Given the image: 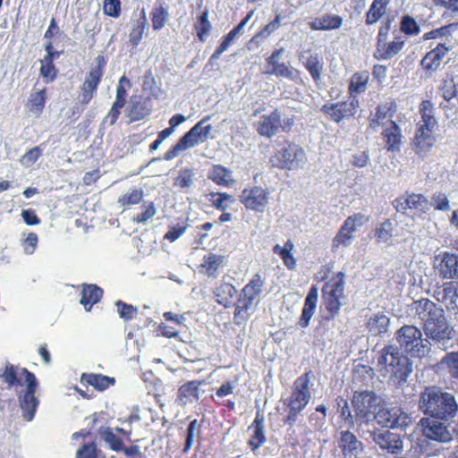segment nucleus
<instances>
[{
	"instance_id": "nucleus-1",
	"label": "nucleus",
	"mask_w": 458,
	"mask_h": 458,
	"mask_svg": "<svg viewBox=\"0 0 458 458\" xmlns=\"http://www.w3.org/2000/svg\"><path fill=\"white\" fill-rule=\"evenodd\" d=\"M0 381L4 385L3 389H16L25 386V389L18 394L22 417L26 421H31L39 405L36 392L39 383L35 374L26 368L6 362L0 369Z\"/></svg>"
},
{
	"instance_id": "nucleus-2",
	"label": "nucleus",
	"mask_w": 458,
	"mask_h": 458,
	"mask_svg": "<svg viewBox=\"0 0 458 458\" xmlns=\"http://www.w3.org/2000/svg\"><path fill=\"white\" fill-rule=\"evenodd\" d=\"M414 310L424 324L426 339L432 340L441 349H446L445 344L452 338L454 331L446 323L443 309L428 299H421L414 302Z\"/></svg>"
},
{
	"instance_id": "nucleus-3",
	"label": "nucleus",
	"mask_w": 458,
	"mask_h": 458,
	"mask_svg": "<svg viewBox=\"0 0 458 458\" xmlns=\"http://www.w3.org/2000/svg\"><path fill=\"white\" fill-rule=\"evenodd\" d=\"M418 407L423 414L444 421L454 418L458 411L454 396L437 386L426 387L420 393Z\"/></svg>"
},
{
	"instance_id": "nucleus-4",
	"label": "nucleus",
	"mask_w": 458,
	"mask_h": 458,
	"mask_svg": "<svg viewBox=\"0 0 458 458\" xmlns=\"http://www.w3.org/2000/svg\"><path fill=\"white\" fill-rule=\"evenodd\" d=\"M377 369L382 377H389L394 386H401L410 377L412 364L399 347L387 345L379 352Z\"/></svg>"
},
{
	"instance_id": "nucleus-5",
	"label": "nucleus",
	"mask_w": 458,
	"mask_h": 458,
	"mask_svg": "<svg viewBox=\"0 0 458 458\" xmlns=\"http://www.w3.org/2000/svg\"><path fill=\"white\" fill-rule=\"evenodd\" d=\"M381 403V398L370 390H360L353 393L352 404L354 411L357 430L361 437L365 436V428L369 427L375 411Z\"/></svg>"
},
{
	"instance_id": "nucleus-6",
	"label": "nucleus",
	"mask_w": 458,
	"mask_h": 458,
	"mask_svg": "<svg viewBox=\"0 0 458 458\" xmlns=\"http://www.w3.org/2000/svg\"><path fill=\"white\" fill-rule=\"evenodd\" d=\"M310 380V374L307 372L299 377L293 383V391L287 403L289 412L285 420V422L290 426L295 423L298 414L306 407L311 398Z\"/></svg>"
},
{
	"instance_id": "nucleus-7",
	"label": "nucleus",
	"mask_w": 458,
	"mask_h": 458,
	"mask_svg": "<svg viewBox=\"0 0 458 458\" xmlns=\"http://www.w3.org/2000/svg\"><path fill=\"white\" fill-rule=\"evenodd\" d=\"M400 347L412 356L424 357L430 351V342L423 339L420 330L414 326H403L396 332Z\"/></svg>"
},
{
	"instance_id": "nucleus-8",
	"label": "nucleus",
	"mask_w": 458,
	"mask_h": 458,
	"mask_svg": "<svg viewBox=\"0 0 458 458\" xmlns=\"http://www.w3.org/2000/svg\"><path fill=\"white\" fill-rule=\"evenodd\" d=\"M107 64V58L103 54L98 55L95 58V65L88 72L84 81L81 85L79 100L82 105H88L94 98L98 88L102 81L105 69Z\"/></svg>"
},
{
	"instance_id": "nucleus-9",
	"label": "nucleus",
	"mask_w": 458,
	"mask_h": 458,
	"mask_svg": "<svg viewBox=\"0 0 458 458\" xmlns=\"http://www.w3.org/2000/svg\"><path fill=\"white\" fill-rule=\"evenodd\" d=\"M208 120V117H205L198 122L175 145L165 153V159L171 160L174 158L180 151L193 147L199 141L206 140L212 129L210 124H206Z\"/></svg>"
},
{
	"instance_id": "nucleus-10",
	"label": "nucleus",
	"mask_w": 458,
	"mask_h": 458,
	"mask_svg": "<svg viewBox=\"0 0 458 458\" xmlns=\"http://www.w3.org/2000/svg\"><path fill=\"white\" fill-rule=\"evenodd\" d=\"M306 161L304 149L296 144H288L270 157L272 166L287 170L302 168Z\"/></svg>"
},
{
	"instance_id": "nucleus-11",
	"label": "nucleus",
	"mask_w": 458,
	"mask_h": 458,
	"mask_svg": "<svg viewBox=\"0 0 458 458\" xmlns=\"http://www.w3.org/2000/svg\"><path fill=\"white\" fill-rule=\"evenodd\" d=\"M264 281L256 274L250 283L242 289L240 298L235 304L234 320L240 325L247 319V311L261 293Z\"/></svg>"
},
{
	"instance_id": "nucleus-12",
	"label": "nucleus",
	"mask_w": 458,
	"mask_h": 458,
	"mask_svg": "<svg viewBox=\"0 0 458 458\" xmlns=\"http://www.w3.org/2000/svg\"><path fill=\"white\" fill-rule=\"evenodd\" d=\"M344 274L337 273L336 276L327 282L322 288L323 301L326 309L332 317L338 314L343 306L342 300L344 297Z\"/></svg>"
},
{
	"instance_id": "nucleus-13",
	"label": "nucleus",
	"mask_w": 458,
	"mask_h": 458,
	"mask_svg": "<svg viewBox=\"0 0 458 458\" xmlns=\"http://www.w3.org/2000/svg\"><path fill=\"white\" fill-rule=\"evenodd\" d=\"M365 438H371L372 442L383 451L391 454H397L403 450V442L400 435L388 429L373 428H365Z\"/></svg>"
},
{
	"instance_id": "nucleus-14",
	"label": "nucleus",
	"mask_w": 458,
	"mask_h": 458,
	"mask_svg": "<svg viewBox=\"0 0 458 458\" xmlns=\"http://www.w3.org/2000/svg\"><path fill=\"white\" fill-rule=\"evenodd\" d=\"M390 30V23L379 29L377 35V51L375 57L377 60H388L402 51L404 46L403 36H395L393 40L387 41V34Z\"/></svg>"
},
{
	"instance_id": "nucleus-15",
	"label": "nucleus",
	"mask_w": 458,
	"mask_h": 458,
	"mask_svg": "<svg viewBox=\"0 0 458 458\" xmlns=\"http://www.w3.org/2000/svg\"><path fill=\"white\" fill-rule=\"evenodd\" d=\"M359 108V100L356 97H350L348 100L335 103H327L321 111L335 123L353 116Z\"/></svg>"
},
{
	"instance_id": "nucleus-16",
	"label": "nucleus",
	"mask_w": 458,
	"mask_h": 458,
	"mask_svg": "<svg viewBox=\"0 0 458 458\" xmlns=\"http://www.w3.org/2000/svg\"><path fill=\"white\" fill-rule=\"evenodd\" d=\"M446 421H439L434 418H422L419 425L424 437L428 439L446 443L452 440V433L448 429Z\"/></svg>"
},
{
	"instance_id": "nucleus-17",
	"label": "nucleus",
	"mask_w": 458,
	"mask_h": 458,
	"mask_svg": "<svg viewBox=\"0 0 458 458\" xmlns=\"http://www.w3.org/2000/svg\"><path fill=\"white\" fill-rule=\"evenodd\" d=\"M394 207L398 212L405 213L408 209L415 211L417 214H425L431 204L422 194H408L394 200Z\"/></svg>"
},
{
	"instance_id": "nucleus-18",
	"label": "nucleus",
	"mask_w": 458,
	"mask_h": 458,
	"mask_svg": "<svg viewBox=\"0 0 458 458\" xmlns=\"http://www.w3.org/2000/svg\"><path fill=\"white\" fill-rule=\"evenodd\" d=\"M337 444L344 458H360L364 450L363 444L350 428L339 432Z\"/></svg>"
},
{
	"instance_id": "nucleus-19",
	"label": "nucleus",
	"mask_w": 458,
	"mask_h": 458,
	"mask_svg": "<svg viewBox=\"0 0 458 458\" xmlns=\"http://www.w3.org/2000/svg\"><path fill=\"white\" fill-rule=\"evenodd\" d=\"M434 131L417 129L411 144L412 150L421 159L426 158L436 144Z\"/></svg>"
},
{
	"instance_id": "nucleus-20",
	"label": "nucleus",
	"mask_w": 458,
	"mask_h": 458,
	"mask_svg": "<svg viewBox=\"0 0 458 458\" xmlns=\"http://www.w3.org/2000/svg\"><path fill=\"white\" fill-rule=\"evenodd\" d=\"M396 112L395 104L392 101L379 104L375 114L369 116V127L377 131L378 127H386L388 123H394L392 118Z\"/></svg>"
},
{
	"instance_id": "nucleus-21",
	"label": "nucleus",
	"mask_w": 458,
	"mask_h": 458,
	"mask_svg": "<svg viewBox=\"0 0 458 458\" xmlns=\"http://www.w3.org/2000/svg\"><path fill=\"white\" fill-rule=\"evenodd\" d=\"M241 200L247 208L263 212L268 202V192L259 187L245 190L241 195Z\"/></svg>"
},
{
	"instance_id": "nucleus-22",
	"label": "nucleus",
	"mask_w": 458,
	"mask_h": 458,
	"mask_svg": "<svg viewBox=\"0 0 458 458\" xmlns=\"http://www.w3.org/2000/svg\"><path fill=\"white\" fill-rule=\"evenodd\" d=\"M381 136L388 152L397 153L401 151L403 136L400 126L396 123H388L386 127H383Z\"/></svg>"
},
{
	"instance_id": "nucleus-23",
	"label": "nucleus",
	"mask_w": 458,
	"mask_h": 458,
	"mask_svg": "<svg viewBox=\"0 0 458 458\" xmlns=\"http://www.w3.org/2000/svg\"><path fill=\"white\" fill-rule=\"evenodd\" d=\"M284 111L285 110L275 109L268 115H262L256 124L259 134L267 138H271L276 135L280 127L282 114L283 112L284 114Z\"/></svg>"
},
{
	"instance_id": "nucleus-24",
	"label": "nucleus",
	"mask_w": 458,
	"mask_h": 458,
	"mask_svg": "<svg viewBox=\"0 0 458 458\" xmlns=\"http://www.w3.org/2000/svg\"><path fill=\"white\" fill-rule=\"evenodd\" d=\"M47 100V89H36L34 87L25 103V109L28 114L39 118L45 110Z\"/></svg>"
},
{
	"instance_id": "nucleus-25",
	"label": "nucleus",
	"mask_w": 458,
	"mask_h": 458,
	"mask_svg": "<svg viewBox=\"0 0 458 458\" xmlns=\"http://www.w3.org/2000/svg\"><path fill=\"white\" fill-rule=\"evenodd\" d=\"M450 49L451 46H449L446 41L437 43V45L423 57L421 65L424 69L428 71L437 70Z\"/></svg>"
},
{
	"instance_id": "nucleus-26",
	"label": "nucleus",
	"mask_w": 458,
	"mask_h": 458,
	"mask_svg": "<svg viewBox=\"0 0 458 458\" xmlns=\"http://www.w3.org/2000/svg\"><path fill=\"white\" fill-rule=\"evenodd\" d=\"M318 299V289L316 285H312L306 296L304 307L299 320V325L302 328H306L310 325V321L317 310Z\"/></svg>"
},
{
	"instance_id": "nucleus-27",
	"label": "nucleus",
	"mask_w": 458,
	"mask_h": 458,
	"mask_svg": "<svg viewBox=\"0 0 458 458\" xmlns=\"http://www.w3.org/2000/svg\"><path fill=\"white\" fill-rule=\"evenodd\" d=\"M199 13L197 15L194 23L193 30L196 33L198 39L204 43L207 41L211 30L212 24L208 21V10L204 7L201 8V4H199Z\"/></svg>"
},
{
	"instance_id": "nucleus-28",
	"label": "nucleus",
	"mask_w": 458,
	"mask_h": 458,
	"mask_svg": "<svg viewBox=\"0 0 458 458\" xmlns=\"http://www.w3.org/2000/svg\"><path fill=\"white\" fill-rule=\"evenodd\" d=\"M103 294V289L97 284H83L80 302L84 306L86 310L89 311L93 305L97 304L101 300Z\"/></svg>"
},
{
	"instance_id": "nucleus-29",
	"label": "nucleus",
	"mask_w": 458,
	"mask_h": 458,
	"mask_svg": "<svg viewBox=\"0 0 458 458\" xmlns=\"http://www.w3.org/2000/svg\"><path fill=\"white\" fill-rule=\"evenodd\" d=\"M439 274L443 278H458V254L445 252L439 264Z\"/></svg>"
},
{
	"instance_id": "nucleus-30",
	"label": "nucleus",
	"mask_w": 458,
	"mask_h": 458,
	"mask_svg": "<svg viewBox=\"0 0 458 458\" xmlns=\"http://www.w3.org/2000/svg\"><path fill=\"white\" fill-rule=\"evenodd\" d=\"M343 24V19L336 14H324L315 18L309 23L313 30H330L338 29Z\"/></svg>"
},
{
	"instance_id": "nucleus-31",
	"label": "nucleus",
	"mask_w": 458,
	"mask_h": 458,
	"mask_svg": "<svg viewBox=\"0 0 458 458\" xmlns=\"http://www.w3.org/2000/svg\"><path fill=\"white\" fill-rule=\"evenodd\" d=\"M421 120L418 123V128L424 131H434L437 127L434 107L429 101H423L420 107Z\"/></svg>"
},
{
	"instance_id": "nucleus-32",
	"label": "nucleus",
	"mask_w": 458,
	"mask_h": 458,
	"mask_svg": "<svg viewBox=\"0 0 458 458\" xmlns=\"http://www.w3.org/2000/svg\"><path fill=\"white\" fill-rule=\"evenodd\" d=\"M147 25V15L144 8L140 13L139 19L132 21L129 32V43L136 47L140 43Z\"/></svg>"
},
{
	"instance_id": "nucleus-33",
	"label": "nucleus",
	"mask_w": 458,
	"mask_h": 458,
	"mask_svg": "<svg viewBox=\"0 0 458 458\" xmlns=\"http://www.w3.org/2000/svg\"><path fill=\"white\" fill-rule=\"evenodd\" d=\"M81 382L83 385L91 386L98 391H104L111 385H114L115 380L114 377L104 376L102 374L83 373L81 377Z\"/></svg>"
},
{
	"instance_id": "nucleus-34",
	"label": "nucleus",
	"mask_w": 458,
	"mask_h": 458,
	"mask_svg": "<svg viewBox=\"0 0 458 458\" xmlns=\"http://www.w3.org/2000/svg\"><path fill=\"white\" fill-rule=\"evenodd\" d=\"M224 257L213 253L205 255L199 266V272L208 276H214L223 263Z\"/></svg>"
},
{
	"instance_id": "nucleus-35",
	"label": "nucleus",
	"mask_w": 458,
	"mask_h": 458,
	"mask_svg": "<svg viewBox=\"0 0 458 458\" xmlns=\"http://www.w3.org/2000/svg\"><path fill=\"white\" fill-rule=\"evenodd\" d=\"M390 0H374L367 12V24H374L386 13Z\"/></svg>"
},
{
	"instance_id": "nucleus-36",
	"label": "nucleus",
	"mask_w": 458,
	"mask_h": 458,
	"mask_svg": "<svg viewBox=\"0 0 458 458\" xmlns=\"http://www.w3.org/2000/svg\"><path fill=\"white\" fill-rule=\"evenodd\" d=\"M149 15L154 30H160L163 29L169 18L167 9L161 4L155 5Z\"/></svg>"
},
{
	"instance_id": "nucleus-37",
	"label": "nucleus",
	"mask_w": 458,
	"mask_h": 458,
	"mask_svg": "<svg viewBox=\"0 0 458 458\" xmlns=\"http://www.w3.org/2000/svg\"><path fill=\"white\" fill-rule=\"evenodd\" d=\"M389 318L382 314L377 313L368 322L369 331L371 335H380L387 331Z\"/></svg>"
},
{
	"instance_id": "nucleus-38",
	"label": "nucleus",
	"mask_w": 458,
	"mask_h": 458,
	"mask_svg": "<svg viewBox=\"0 0 458 458\" xmlns=\"http://www.w3.org/2000/svg\"><path fill=\"white\" fill-rule=\"evenodd\" d=\"M397 411L398 407H382L376 412L373 419L384 427L392 428Z\"/></svg>"
},
{
	"instance_id": "nucleus-39",
	"label": "nucleus",
	"mask_w": 458,
	"mask_h": 458,
	"mask_svg": "<svg viewBox=\"0 0 458 458\" xmlns=\"http://www.w3.org/2000/svg\"><path fill=\"white\" fill-rule=\"evenodd\" d=\"M271 72L278 78H285L292 81H298L300 80V72L284 63H277Z\"/></svg>"
},
{
	"instance_id": "nucleus-40",
	"label": "nucleus",
	"mask_w": 458,
	"mask_h": 458,
	"mask_svg": "<svg viewBox=\"0 0 458 458\" xmlns=\"http://www.w3.org/2000/svg\"><path fill=\"white\" fill-rule=\"evenodd\" d=\"M369 75L368 72H362L360 73H355L352 76L349 91L351 94L352 93H362L367 89V84L369 81Z\"/></svg>"
},
{
	"instance_id": "nucleus-41",
	"label": "nucleus",
	"mask_w": 458,
	"mask_h": 458,
	"mask_svg": "<svg viewBox=\"0 0 458 458\" xmlns=\"http://www.w3.org/2000/svg\"><path fill=\"white\" fill-rule=\"evenodd\" d=\"M39 74L42 77L45 83L48 84L53 82L58 73V70L52 61L43 58L40 60Z\"/></svg>"
},
{
	"instance_id": "nucleus-42",
	"label": "nucleus",
	"mask_w": 458,
	"mask_h": 458,
	"mask_svg": "<svg viewBox=\"0 0 458 458\" xmlns=\"http://www.w3.org/2000/svg\"><path fill=\"white\" fill-rule=\"evenodd\" d=\"M454 28V24L443 26L436 30H432L424 35V39H441L440 42H447L451 48L453 47L452 40L449 38L451 30Z\"/></svg>"
},
{
	"instance_id": "nucleus-43",
	"label": "nucleus",
	"mask_w": 458,
	"mask_h": 458,
	"mask_svg": "<svg viewBox=\"0 0 458 458\" xmlns=\"http://www.w3.org/2000/svg\"><path fill=\"white\" fill-rule=\"evenodd\" d=\"M228 170L221 165H214L208 174V178L217 185L227 186L229 182L226 179Z\"/></svg>"
},
{
	"instance_id": "nucleus-44",
	"label": "nucleus",
	"mask_w": 458,
	"mask_h": 458,
	"mask_svg": "<svg viewBox=\"0 0 458 458\" xmlns=\"http://www.w3.org/2000/svg\"><path fill=\"white\" fill-rule=\"evenodd\" d=\"M304 66L316 82L320 81L323 64L318 55H311L309 56L307 61L304 63Z\"/></svg>"
},
{
	"instance_id": "nucleus-45",
	"label": "nucleus",
	"mask_w": 458,
	"mask_h": 458,
	"mask_svg": "<svg viewBox=\"0 0 458 458\" xmlns=\"http://www.w3.org/2000/svg\"><path fill=\"white\" fill-rule=\"evenodd\" d=\"M76 458H105L95 442L82 445L76 452Z\"/></svg>"
},
{
	"instance_id": "nucleus-46",
	"label": "nucleus",
	"mask_w": 458,
	"mask_h": 458,
	"mask_svg": "<svg viewBox=\"0 0 458 458\" xmlns=\"http://www.w3.org/2000/svg\"><path fill=\"white\" fill-rule=\"evenodd\" d=\"M252 430L253 434L249 440V445L251 446L252 450H256L266 441L262 422L256 420L255 424L252 427Z\"/></svg>"
},
{
	"instance_id": "nucleus-47",
	"label": "nucleus",
	"mask_w": 458,
	"mask_h": 458,
	"mask_svg": "<svg viewBox=\"0 0 458 458\" xmlns=\"http://www.w3.org/2000/svg\"><path fill=\"white\" fill-rule=\"evenodd\" d=\"M143 197H144V192H143L142 189H133L131 191L122 195L118 199V203L122 207L137 205L142 201Z\"/></svg>"
},
{
	"instance_id": "nucleus-48",
	"label": "nucleus",
	"mask_w": 458,
	"mask_h": 458,
	"mask_svg": "<svg viewBox=\"0 0 458 458\" xmlns=\"http://www.w3.org/2000/svg\"><path fill=\"white\" fill-rule=\"evenodd\" d=\"M200 382L198 380L189 381L179 387L178 396L180 399L183 398H199V387L200 386Z\"/></svg>"
},
{
	"instance_id": "nucleus-49",
	"label": "nucleus",
	"mask_w": 458,
	"mask_h": 458,
	"mask_svg": "<svg viewBox=\"0 0 458 458\" xmlns=\"http://www.w3.org/2000/svg\"><path fill=\"white\" fill-rule=\"evenodd\" d=\"M100 436L102 439L109 445L112 450L115 452L122 451L123 445V440L113 432L112 428H106L101 430Z\"/></svg>"
},
{
	"instance_id": "nucleus-50",
	"label": "nucleus",
	"mask_w": 458,
	"mask_h": 458,
	"mask_svg": "<svg viewBox=\"0 0 458 458\" xmlns=\"http://www.w3.org/2000/svg\"><path fill=\"white\" fill-rule=\"evenodd\" d=\"M193 170L190 168L181 169L174 179V185L180 189L189 188L192 184Z\"/></svg>"
},
{
	"instance_id": "nucleus-51",
	"label": "nucleus",
	"mask_w": 458,
	"mask_h": 458,
	"mask_svg": "<svg viewBox=\"0 0 458 458\" xmlns=\"http://www.w3.org/2000/svg\"><path fill=\"white\" fill-rule=\"evenodd\" d=\"M150 114V110L147 108L145 103L137 101L132 103L130 107L129 116L131 121H140L147 117Z\"/></svg>"
},
{
	"instance_id": "nucleus-52",
	"label": "nucleus",
	"mask_w": 458,
	"mask_h": 458,
	"mask_svg": "<svg viewBox=\"0 0 458 458\" xmlns=\"http://www.w3.org/2000/svg\"><path fill=\"white\" fill-rule=\"evenodd\" d=\"M413 422V417L411 414L407 413L403 410L398 407V411L396 412L392 428H401L405 430L408 427H410Z\"/></svg>"
},
{
	"instance_id": "nucleus-53",
	"label": "nucleus",
	"mask_w": 458,
	"mask_h": 458,
	"mask_svg": "<svg viewBox=\"0 0 458 458\" xmlns=\"http://www.w3.org/2000/svg\"><path fill=\"white\" fill-rule=\"evenodd\" d=\"M216 302L226 309L229 307V284H222L217 286L214 292Z\"/></svg>"
},
{
	"instance_id": "nucleus-54",
	"label": "nucleus",
	"mask_w": 458,
	"mask_h": 458,
	"mask_svg": "<svg viewBox=\"0 0 458 458\" xmlns=\"http://www.w3.org/2000/svg\"><path fill=\"white\" fill-rule=\"evenodd\" d=\"M131 81L125 76H122L119 79L118 85L116 88V95L114 102L122 103L123 105L126 104L127 98V90L126 88H131Z\"/></svg>"
},
{
	"instance_id": "nucleus-55",
	"label": "nucleus",
	"mask_w": 458,
	"mask_h": 458,
	"mask_svg": "<svg viewBox=\"0 0 458 458\" xmlns=\"http://www.w3.org/2000/svg\"><path fill=\"white\" fill-rule=\"evenodd\" d=\"M42 156V148L40 146L30 148L21 156L20 162L24 166H30L35 164Z\"/></svg>"
},
{
	"instance_id": "nucleus-56",
	"label": "nucleus",
	"mask_w": 458,
	"mask_h": 458,
	"mask_svg": "<svg viewBox=\"0 0 458 458\" xmlns=\"http://www.w3.org/2000/svg\"><path fill=\"white\" fill-rule=\"evenodd\" d=\"M103 12L112 18H118L122 13L121 0H104Z\"/></svg>"
},
{
	"instance_id": "nucleus-57",
	"label": "nucleus",
	"mask_w": 458,
	"mask_h": 458,
	"mask_svg": "<svg viewBox=\"0 0 458 458\" xmlns=\"http://www.w3.org/2000/svg\"><path fill=\"white\" fill-rule=\"evenodd\" d=\"M196 433H199V425L195 419L190 422L186 430L185 444L182 450L184 454L191 448Z\"/></svg>"
},
{
	"instance_id": "nucleus-58",
	"label": "nucleus",
	"mask_w": 458,
	"mask_h": 458,
	"mask_svg": "<svg viewBox=\"0 0 458 458\" xmlns=\"http://www.w3.org/2000/svg\"><path fill=\"white\" fill-rule=\"evenodd\" d=\"M117 311L122 318L124 320L132 319L137 314L138 309L133 307L131 304H128L121 300L115 302Z\"/></svg>"
},
{
	"instance_id": "nucleus-59",
	"label": "nucleus",
	"mask_w": 458,
	"mask_h": 458,
	"mask_svg": "<svg viewBox=\"0 0 458 458\" xmlns=\"http://www.w3.org/2000/svg\"><path fill=\"white\" fill-rule=\"evenodd\" d=\"M393 225L389 220L383 222L376 230L378 242H386L392 237Z\"/></svg>"
},
{
	"instance_id": "nucleus-60",
	"label": "nucleus",
	"mask_w": 458,
	"mask_h": 458,
	"mask_svg": "<svg viewBox=\"0 0 458 458\" xmlns=\"http://www.w3.org/2000/svg\"><path fill=\"white\" fill-rule=\"evenodd\" d=\"M38 243V236L36 233H29L26 238L22 239L21 246L26 254L30 255L34 253Z\"/></svg>"
},
{
	"instance_id": "nucleus-61",
	"label": "nucleus",
	"mask_w": 458,
	"mask_h": 458,
	"mask_svg": "<svg viewBox=\"0 0 458 458\" xmlns=\"http://www.w3.org/2000/svg\"><path fill=\"white\" fill-rule=\"evenodd\" d=\"M352 233L349 231L344 230V227H341L340 231L333 240V248H338L341 245L344 247L350 246L352 240Z\"/></svg>"
},
{
	"instance_id": "nucleus-62",
	"label": "nucleus",
	"mask_w": 458,
	"mask_h": 458,
	"mask_svg": "<svg viewBox=\"0 0 458 458\" xmlns=\"http://www.w3.org/2000/svg\"><path fill=\"white\" fill-rule=\"evenodd\" d=\"M124 106L125 105L122 103L114 102L111 109L104 118V123H108L109 125H114L117 122Z\"/></svg>"
},
{
	"instance_id": "nucleus-63",
	"label": "nucleus",
	"mask_w": 458,
	"mask_h": 458,
	"mask_svg": "<svg viewBox=\"0 0 458 458\" xmlns=\"http://www.w3.org/2000/svg\"><path fill=\"white\" fill-rule=\"evenodd\" d=\"M142 208H144V210L141 213L138 214L133 218V220L138 224L146 223L148 219L152 218L157 213V209L153 202H150L148 206H142Z\"/></svg>"
},
{
	"instance_id": "nucleus-64",
	"label": "nucleus",
	"mask_w": 458,
	"mask_h": 458,
	"mask_svg": "<svg viewBox=\"0 0 458 458\" xmlns=\"http://www.w3.org/2000/svg\"><path fill=\"white\" fill-rule=\"evenodd\" d=\"M442 361L448 366L450 373L458 377V352L447 353Z\"/></svg>"
}]
</instances>
